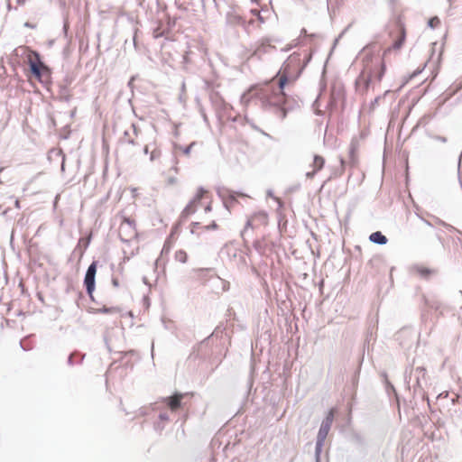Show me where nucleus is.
Wrapping results in <instances>:
<instances>
[{"mask_svg":"<svg viewBox=\"0 0 462 462\" xmlns=\"http://www.w3.org/2000/svg\"><path fill=\"white\" fill-rule=\"evenodd\" d=\"M364 68L356 79L357 90L362 94L367 92L370 85L381 82L386 65L384 59L379 54L365 53L363 59Z\"/></svg>","mask_w":462,"mask_h":462,"instance_id":"f257e3e1","label":"nucleus"},{"mask_svg":"<svg viewBox=\"0 0 462 462\" xmlns=\"http://www.w3.org/2000/svg\"><path fill=\"white\" fill-rule=\"evenodd\" d=\"M212 194L209 190L204 188H199L181 212L182 218H188L195 214L199 208H204L205 212H210L212 210Z\"/></svg>","mask_w":462,"mask_h":462,"instance_id":"f03ea898","label":"nucleus"},{"mask_svg":"<svg viewBox=\"0 0 462 462\" xmlns=\"http://www.w3.org/2000/svg\"><path fill=\"white\" fill-rule=\"evenodd\" d=\"M28 63L32 75L40 82L48 83L51 79V71L48 67L41 60L40 56L35 51H31L28 55Z\"/></svg>","mask_w":462,"mask_h":462,"instance_id":"7ed1b4c3","label":"nucleus"},{"mask_svg":"<svg viewBox=\"0 0 462 462\" xmlns=\"http://www.w3.org/2000/svg\"><path fill=\"white\" fill-rule=\"evenodd\" d=\"M119 236L125 242H129L136 237V223L134 219L124 217L119 226Z\"/></svg>","mask_w":462,"mask_h":462,"instance_id":"20e7f679","label":"nucleus"},{"mask_svg":"<svg viewBox=\"0 0 462 462\" xmlns=\"http://www.w3.org/2000/svg\"><path fill=\"white\" fill-rule=\"evenodd\" d=\"M288 81V78L285 74L279 77V87L276 91H273L272 95L267 97V101L273 106H282L286 102V95L283 92L284 86Z\"/></svg>","mask_w":462,"mask_h":462,"instance_id":"39448f33","label":"nucleus"},{"mask_svg":"<svg viewBox=\"0 0 462 462\" xmlns=\"http://www.w3.org/2000/svg\"><path fill=\"white\" fill-rule=\"evenodd\" d=\"M97 262H93L88 268L85 278H84V285L86 286L87 292L89 296H92V293L95 290V277L97 273Z\"/></svg>","mask_w":462,"mask_h":462,"instance_id":"423d86ee","label":"nucleus"},{"mask_svg":"<svg viewBox=\"0 0 462 462\" xmlns=\"http://www.w3.org/2000/svg\"><path fill=\"white\" fill-rule=\"evenodd\" d=\"M188 395L189 393H176L172 396L163 398L162 402L164 403L171 411L175 412L181 408V402Z\"/></svg>","mask_w":462,"mask_h":462,"instance_id":"0eeeda50","label":"nucleus"},{"mask_svg":"<svg viewBox=\"0 0 462 462\" xmlns=\"http://www.w3.org/2000/svg\"><path fill=\"white\" fill-rule=\"evenodd\" d=\"M335 412V409H331L328 412L325 420L322 421L320 429L318 433L319 441H324L325 439L327 438L334 420Z\"/></svg>","mask_w":462,"mask_h":462,"instance_id":"6e6552de","label":"nucleus"},{"mask_svg":"<svg viewBox=\"0 0 462 462\" xmlns=\"http://www.w3.org/2000/svg\"><path fill=\"white\" fill-rule=\"evenodd\" d=\"M392 35L393 37V49H401L406 37V32L403 25L401 23L396 24L395 29L392 32Z\"/></svg>","mask_w":462,"mask_h":462,"instance_id":"1a4fd4ad","label":"nucleus"},{"mask_svg":"<svg viewBox=\"0 0 462 462\" xmlns=\"http://www.w3.org/2000/svg\"><path fill=\"white\" fill-rule=\"evenodd\" d=\"M179 169L177 166H172L167 171L163 172L162 182L166 187H175L179 183L178 180Z\"/></svg>","mask_w":462,"mask_h":462,"instance_id":"9d476101","label":"nucleus"},{"mask_svg":"<svg viewBox=\"0 0 462 462\" xmlns=\"http://www.w3.org/2000/svg\"><path fill=\"white\" fill-rule=\"evenodd\" d=\"M246 196L243 193L226 190L223 193V202L225 206L229 209L234 208L238 203V198H245Z\"/></svg>","mask_w":462,"mask_h":462,"instance_id":"9b49d317","label":"nucleus"},{"mask_svg":"<svg viewBox=\"0 0 462 462\" xmlns=\"http://www.w3.org/2000/svg\"><path fill=\"white\" fill-rule=\"evenodd\" d=\"M218 228V226L217 225L216 221H211L208 225L202 226L199 222H192L189 225V231L192 235H200V233L203 230H216Z\"/></svg>","mask_w":462,"mask_h":462,"instance_id":"f8f14e48","label":"nucleus"},{"mask_svg":"<svg viewBox=\"0 0 462 462\" xmlns=\"http://www.w3.org/2000/svg\"><path fill=\"white\" fill-rule=\"evenodd\" d=\"M269 49H274V46L271 44L268 39H263L254 51L253 56L260 57L263 53L267 52Z\"/></svg>","mask_w":462,"mask_h":462,"instance_id":"ddd939ff","label":"nucleus"},{"mask_svg":"<svg viewBox=\"0 0 462 462\" xmlns=\"http://www.w3.org/2000/svg\"><path fill=\"white\" fill-rule=\"evenodd\" d=\"M256 222H260L263 225H267L268 215L265 212L255 213L248 221V225L254 226Z\"/></svg>","mask_w":462,"mask_h":462,"instance_id":"4468645a","label":"nucleus"},{"mask_svg":"<svg viewBox=\"0 0 462 462\" xmlns=\"http://www.w3.org/2000/svg\"><path fill=\"white\" fill-rule=\"evenodd\" d=\"M324 163H325V160L323 157L319 156V155H316L314 157V160H313V171L312 173H308L307 175L308 176H313L317 171H320L323 166H324Z\"/></svg>","mask_w":462,"mask_h":462,"instance_id":"2eb2a0df","label":"nucleus"},{"mask_svg":"<svg viewBox=\"0 0 462 462\" xmlns=\"http://www.w3.org/2000/svg\"><path fill=\"white\" fill-rule=\"evenodd\" d=\"M370 241L379 245H385L387 243V238L383 236L380 231L372 233L369 236Z\"/></svg>","mask_w":462,"mask_h":462,"instance_id":"dca6fc26","label":"nucleus"},{"mask_svg":"<svg viewBox=\"0 0 462 462\" xmlns=\"http://www.w3.org/2000/svg\"><path fill=\"white\" fill-rule=\"evenodd\" d=\"M174 259L180 263H186L188 262L189 256L185 250L179 249L174 254Z\"/></svg>","mask_w":462,"mask_h":462,"instance_id":"f3484780","label":"nucleus"},{"mask_svg":"<svg viewBox=\"0 0 462 462\" xmlns=\"http://www.w3.org/2000/svg\"><path fill=\"white\" fill-rule=\"evenodd\" d=\"M120 310L116 307H103L101 309H97L96 310V313H105V314H112V313H116V312H119Z\"/></svg>","mask_w":462,"mask_h":462,"instance_id":"a211bd4d","label":"nucleus"},{"mask_svg":"<svg viewBox=\"0 0 462 462\" xmlns=\"http://www.w3.org/2000/svg\"><path fill=\"white\" fill-rule=\"evenodd\" d=\"M416 272L420 276L425 277V278L429 277L430 275H431L434 273L432 270H430V269H429L428 267H425V266L417 267L416 268Z\"/></svg>","mask_w":462,"mask_h":462,"instance_id":"6ab92c4d","label":"nucleus"},{"mask_svg":"<svg viewBox=\"0 0 462 462\" xmlns=\"http://www.w3.org/2000/svg\"><path fill=\"white\" fill-rule=\"evenodd\" d=\"M162 35H163V32L161 31L160 28H157L156 30H154V32H153L154 38H159V37H162Z\"/></svg>","mask_w":462,"mask_h":462,"instance_id":"aec40b11","label":"nucleus"},{"mask_svg":"<svg viewBox=\"0 0 462 462\" xmlns=\"http://www.w3.org/2000/svg\"><path fill=\"white\" fill-rule=\"evenodd\" d=\"M289 62H292L294 60H300V57L299 55H296L295 53L291 55L290 58H289Z\"/></svg>","mask_w":462,"mask_h":462,"instance_id":"412c9836","label":"nucleus"},{"mask_svg":"<svg viewBox=\"0 0 462 462\" xmlns=\"http://www.w3.org/2000/svg\"><path fill=\"white\" fill-rule=\"evenodd\" d=\"M159 155V152H157L156 151H152V153H151V160H154L156 156Z\"/></svg>","mask_w":462,"mask_h":462,"instance_id":"4be33fe9","label":"nucleus"},{"mask_svg":"<svg viewBox=\"0 0 462 462\" xmlns=\"http://www.w3.org/2000/svg\"><path fill=\"white\" fill-rule=\"evenodd\" d=\"M252 14L261 19L260 12L258 10H252Z\"/></svg>","mask_w":462,"mask_h":462,"instance_id":"5701e85b","label":"nucleus"},{"mask_svg":"<svg viewBox=\"0 0 462 462\" xmlns=\"http://www.w3.org/2000/svg\"><path fill=\"white\" fill-rule=\"evenodd\" d=\"M15 208H20V201L18 199L15 200Z\"/></svg>","mask_w":462,"mask_h":462,"instance_id":"b1692460","label":"nucleus"},{"mask_svg":"<svg viewBox=\"0 0 462 462\" xmlns=\"http://www.w3.org/2000/svg\"><path fill=\"white\" fill-rule=\"evenodd\" d=\"M144 152L147 153L148 152V146H145L144 147Z\"/></svg>","mask_w":462,"mask_h":462,"instance_id":"393cba45","label":"nucleus"},{"mask_svg":"<svg viewBox=\"0 0 462 462\" xmlns=\"http://www.w3.org/2000/svg\"><path fill=\"white\" fill-rule=\"evenodd\" d=\"M129 143H133V144L134 143V140H132V139H131V140H129Z\"/></svg>","mask_w":462,"mask_h":462,"instance_id":"a878e982","label":"nucleus"},{"mask_svg":"<svg viewBox=\"0 0 462 462\" xmlns=\"http://www.w3.org/2000/svg\"><path fill=\"white\" fill-rule=\"evenodd\" d=\"M173 235H174V231H172V232H171V237H172V236H173Z\"/></svg>","mask_w":462,"mask_h":462,"instance_id":"bb28decb","label":"nucleus"},{"mask_svg":"<svg viewBox=\"0 0 462 462\" xmlns=\"http://www.w3.org/2000/svg\"><path fill=\"white\" fill-rule=\"evenodd\" d=\"M254 2H258V0H253Z\"/></svg>","mask_w":462,"mask_h":462,"instance_id":"cd10ccee","label":"nucleus"}]
</instances>
